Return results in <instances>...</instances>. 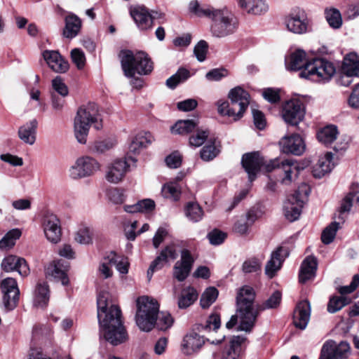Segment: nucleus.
I'll use <instances>...</instances> for the list:
<instances>
[{
    "mask_svg": "<svg viewBox=\"0 0 359 359\" xmlns=\"http://www.w3.org/2000/svg\"><path fill=\"white\" fill-rule=\"evenodd\" d=\"M97 304L101 334L114 346L124 342L127 339V333L121 320V310L111 304L110 294L107 292H100Z\"/></svg>",
    "mask_w": 359,
    "mask_h": 359,
    "instance_id": "1",
    "label": "nucleus"
},
{
    "mask_svg": "<svg viewBox=\"0 0 359 359\" xmlns=\"http://www.w3.org/2000/svg\"><path fill=\"white\" fill-rule=\"evenodd\" d=\"M189 10L197 17L211 18L214 22L211 30L214 36L224 37L235 32L238 22L232 13L226 10H217L208 6H201L198 1H191Z\"/></svg>",
    "mask_w": 359,
    "mask_h": 359,
    "instance_id": "2",
    "label": "nucleus"
},
{
    "mask_svg": "<svg viewBox=\"0 0 359 359\" xmlns=\"http://www.w3.org/2000/svg\"><path fill=\"white\" fill-rule=\"evenodd\" d=\"M220 318L217 313L211 314L205 324H196L194 328L184 335L181 343V351L185 355L197 353L205 344V338L196 331H210L220 327Z\"/></svg>",
    "mask_w": 359,
    "mask_h": 359,
    "instance_id": "3",
    "label": "nucleus"
},
{
    "mask_svg": "<svg viewBox=\"0 0 359 359\" xmlns=\"http://www.w3.org/2000/svg\"><path fill=\"white\" fill-rule=\"evenodd\" d=\"M121 65L126 77H133L136 74L145 75L152 69V62L144 52L134 54L131 50H122L119 55Z\"/></svg>",
    "mask_w": 359,
    "mask_h": 359,
    "instance_id": "4",
    "label": "nucleus"
},
{
    "mask_svg": "<svg viewBox=\"0 0 359 359\" xmlns=\"http://www.w3.org/2000/svg\"><path fill=\"white\" fill-rule=\"evenodd\" d=\"M136 304V324L141 330L149 332L155 326L159 310L158 304L153 298L142 296L137 299Z\"/></svg>",
    "mask_w": 359,
    "mask_h": 359,
    "instance_id": "5",
    "label": "nucleus"
},
{
    "mask_svg": "<svg viewBox=\"0 0 359 359\" xmlns=\"http://www.w3.org/2000/svg\"><path fill=\"white\" fill-rule=\"evenodd\" d=\"M336 72L334 65L323 58L315 57L309 62L300 76L317 81H327Z\"/></svg>",
    "mask_w": 359,
    "mask_h": 359,
    "instance_id": "6",
    "label": "nucleus"
},
{
    "mask_svg": "<svg viewBox=\"0 0 359 359\" xmlns=\"http://www.w3.org/2000/svg\"><path fill=\"white\" fill-rule=\"evenodd\" d=\"M259 315L257 307H248L243 306L237 307L236 314L233 315L230 320L226 323L227 329H231L237 324L238 331L250 332L255 325L257 318Z\"/></svg>",
    "mask_w": 359,
    "mask_h": 359,
    "instance_id": "7",
    "label": "nucleus"
},
{
    "mask_svg": "<svg viewBox=\"0 0 359 359\" xmlns=\"http://www.w3.org/2000/svg\"><path fill=\"white\" fill-rule=\"evenodd\" d=\"M90 126L99 130L102 127L100 114H76L74 121V135L78 142L86 144Z\"/></svg>",
    "mask_w": 359,
    "mask_h": 359,
    "instance_id": "8",
    "label": "nucleus"
},
{
    "mask_svg": "<svg viewBox=\"0 0 359 359\" xmlns=\"http://www.w3.org/2000/svg\"><path fill=\"white\" fill-rule=\"evenodd\" d=\"M100 163L90 156H83L78 158L69 168V177L74 180H79L93 175L100 170Z\"/></svg>",
    "mask_w": 359,
    "mask_h": 359,
    "instance_id": "9",
    "label": "nucleus"
},
{
    "mask_svg": "<svg viewBox=\"0 0 359 359\" xmlns=\"http://www.w3.org/2000/svg\"><path fill=\"white\" fill-rule=\"evenodd\" d=\"M306 194H307L306 186L304 185L288 196L283 205L284 215L287 219L294 222L299 219Z\"/></svg>",
    "mask_w": 359,
    "mask_h": 359,
    "instance_id": "10",
    "label": "nucleus"
},
{
    "mask_svg": "<svg viewBox=\"0 0 359 359\" xmlns=\"http://www.w3.org/2000/svg\"><path fill=\"white\" fill-rule=\"evenodd\" d=\"M129 170L130 164L126 158H116L106 166L104 177L108 182L116 184L124 180Z\"/></svg>",
    "mask_w": 359,
    "mask_h": 359,
    "instance_id": "11",
    "label": "nucleus"
},
{
    "mask_svg": "<svg viewBox=\"0 0 359 359\" xmlns=\"http://www.w3.org/2000/svg\"><path fill=\"white\" fill-rule=\"evenodd\" d=\"M0 287L4 293L3 304L6 310H13L17 306L20 294L16 280L13 278H4Z\"/></svg>",
    "mask_w": 359,
    "mask_h": 359,
    "instance_id": "12",
    "label": "nucleus"
},
{
    "mask_svg": "<svg viewBox=\"0 0 359 359\" xmlns=\"http://www.w3.org/2000/svg\"><path fill=\"white\" fill-rule=\"evenodd\" d=\"M228 97L232 103L238 104L240 109L238 112H245L249 107L251 112H261L257 104L251 101L250 94L240 86L232 88L228 94Z\"/></svg>",
    "mask_w": 359,
    "mask_h": 359,
    "instance_id": "13",
    "label": "nucleus"
},
{
    "mask_svg": "<svg viewBox=\"0 0 359 359\" xmlns=\"http://www.w3.org/2000/svg\"><path fill=\"white\" fill-rule=\"evenodd\" d=\"M43 229L46 238L53 243H57L62 236L60 221L53 213H46L43 219Z\"/></svg>",
    "mask_w": 359,
    "mask_h": 359,
    "instance_id": "14",
    "label": "nucleus"
},
{
    "mask_svg": "<svg viewBox=\"0 0 359 359\" xmlns=\"http://www.w3.org/2000/svg\"><path fill=\"white\" fill-rule=\"evenodd\" d=\"M177 247L172 243L167 245L161 252L160 255L151 263L148 271L147 277L150 280L155 271L159 270L170 260H174L177 257Z\"/></svg>",
    "mask_w": 359,
    "mask_h": 359,
    "instance_id": "15",
    "label": "nucleus"
},
{
    "mask_svg": "<svg viewBox=\"0 0 359 359\" xmlns=\"http://www.w3.org/2000/svg\"><path fill=\"white\" fill-rule=\"evenodd\" d=\"M281 151L285 154L302 155L306 149L302 137L297 134L283 137L279 142Z\"/></svg>",
    "mask_w": 359,
    "mask_h": 359,
    "instance_id": "16",
    "label": "nucleus"
},
{
    "mask_svg": "<svg viewBox=\"0 0 359 359\" xmlns=\"http://www.w3.org/2000/svg\"><path fill=\"white\" fill-rule=\"evenodd\" d=\"M69 268V264L67 262L63 259L55 260L46 268V275L47 277L60 280L63 285H67L69 282L67 275Z\"/></svg>",
    "mask_w": 359,
    "mask_h": 359,
    "instance_id": "17",
    "label": "nucleus"
},
{
    "mask_svg": "<svg viewBox=\"0 0 359 359\" xmlns=\"http://www.w3.org/2000/svg\"><path fill=\"white\" fill-rule=\"evenodd\" d=\"M241 162L243 167L248 174L250 181H252L264 165V158L258 152H252L244 154Z\"/></svg>",
    "mask_w": 359,
    "mask_h": 359,
    "instance_id": "18",
    "label": "nucleus"
},
{
    "mask_svg": "<svg viewBox=\"0 0 359 359\" xmlns=\"http://www.w3.org/2000/svg\"><path fill=\"white\" fill-rule=\"evenodd\" d=\"M299 168L297 163L291 159L281 161L280 165V182L284 185L291 184L298 177Z\"/></svg>",
    "mask_w": 359,
    "mask_h": 359,
    "instance_id": "19",
    "label": "nucleus"
},
{
    "mask_svg": "<svg viewBox=\"0 0 359 359\" xmlns=\"http://www.w3.org/2000/svg\"><path fill=\"white\" fill-rule=\"evenodd\" d=\"M1 269L6 272L17 271L22 276L29 274V268L24 258L15 255H8L1 262Z\"/></svg>",
    "mask_w": 359,
    "mask_h": 359,
    "instance_id": "20",
    "label": "nucleus"
},
{
    "mask_svg": "<svg viewBox=\"0 0 359 359\" xmlns=\"http://www.w3.org/2000/svg\"><path fill=\"white\" fill-rule=\"evenodd\" d=\"M194 259L187 250H183L181 253V259L177 261L173 268V276L179 281H183L188 276Z\"/></svg>",
    "mask_w": 359,
    "mask_h": 359,
    "instance_id": "21",
    "label": "nucleus"
},
{
    "mask_svg": "<svg viewBox=\"0 0 359 359\" xmlns=\"http://www.w3.org/2000/svg\"><path fill=\"white\" fill-rule=\"evenodd\" d=\"M48 66L56 73H65L69 69L68 62L66 61L57 50H44L42 53Z\"/></svg>",
    "mask_w": 359,
    "mask_h": 359,
    "instance_id": "22",
    "label": "nucleus"
},
{
    "mask_svg": "<svg viewBox=\"0 0 359 359\" xmlns=\"http://www.w3.org/2000/svg\"><path fill=\"white\" fill-rule=\"evenodd\" d=\"M287 255V250L281 247L272 252L271 258L267 262L265 266V273L269 278H272L276 276L277 271L280 269L282 264Z\"/></svg>",
    "mask_w": 359,
    "mask_h": 359,
    "instance_id": "23",
    "label": "nucleus"
},
{
    "mask_svg": "<svg viewBox=\"0 0 359 359\" xmlns=\"http://www.w3.org/2000/svg\"><path fill=\"white\" fill-rule=\"evenodd\" d=\"M130 15L140 29L147 30L151 28L154 17L146 7H134L130 11Z\"/></svg>",
    "mask_w": 359,
    "mask_h": 359,
    "instance_id": "24",
    "label": "nucleus"
},
{
    "mask_svg": "<svg viewBox=\"0 0 359 359\" xmlns=\"http://www.w3.org/2000/svg\"><path fill=\"white\" fill-rule=\"evenodd\" d=\"M304 11H299L290 13L285 20L287 28L291 32L303 34L306 32L307 23Z\"/></svg>",
    "mask_w": 359,
    "mask_h": 359,
    "instance_id": "25",
    "label": "nucleus"
},
{
    "mask_svg": "<svg viewBox=\"0 0 359 359\" xmlns=\"http://www.w3.org/2000/svg\"><path fill=\"white\" fill-rule=\"evenodd\" d=\"M335 164L332 152H326L319 156L317 163L313 166L312 173L316 178H321L331 172Z\"/></svg>",
    "mask_w": 359,
    "mask_h": 359,
    "instance_id": "26",
    "label": "nucleus"
},
{
    "mask_svg": "<svg viewBox=\"0 0 359 359\" xmlns=\"http://www.w3.org/2000/svg\"><path fill=\"white\" fill-rule=\"evenodd\" d=\"M311 315V306L307 300L299 302L294 312V325L304 330L306 328Z\"/></svg>",
    "mask_w": 359,
    "mask_h": 359,
    "instance_id": "27",
    "label": "nucleus"
},
{
    "mask_svg": "<svg viewBox=\"0 0 359 359\" xmlns=\"http://www.w3.org/2000/svg\"><path fill=\"white\" fill-rule=\"evenodd\" d=\"M38 122L36 119H32L29 122L21 126L18 132L20 140L25 144L33 145L36 140V129Z\"/></svg>",
    "mask_w": 359,
    "mask_h": 359,
    "instance_id": "28",
    "label": "nucleus"
},
{
    "mask_svg": "<svg viewBox=\"0 0 359 359\" xmlns=\"http://www.w3.org/2000/svg\"><path fill=\"white\" fill-rule=\"evenodd\" d=\"M199 123L198 118L194 116L191 118L179 120L170 127L172 134L187 135L195 130Z\"/></svg>",
    "mask_w": 359,
    "mask_h": 359,
    "instance_id": "29",
    "label": "nucleus"
},
{
    "mask_svg": "<svg viewBox=\"0 0 359 359\" xmlns=\"http://www.w3.org/2000/svg\"><path fill=\"white\" fill-rule=\"evenodd\" d=\"M154 140V138L150 133L140 132L132 139L129 151L133 154H138L142 149L151 144Z\"/></svg>",
    "mask_w": 359,
    "mask_h": 359,
    "instance_id": "30",
    "label": "nucleus"
},
{
    "mask_svg": "<svg viewBox=\"0 0 359 359\" xmlns=\"http://www.w3.org/2000/svg\"><path fill=\"white\" fill-rule=\"evenodd\" d=\"M327 345V353L333 359H341L346 357L350 352V345L346 341H341L337 344L335 341L329 340L323 346Z\"/></svg>",
    "mask_w": 359,
    "mask_h": 359,
    "instance_id": "31",
    "label": "nucleus"
},
{
    "mask_svg": "<svg viewBox=\"0 0 359 359\" xmlns=\"http://www.w3.org/2000/svg\"><path fill=\"white\" fill-rule=\"evenodd\" d=\"M317 259L312 256L307 257L302 262L299 272V281L305 283L316 276Z\"/></svg>",
    "mask_w": 359,
    "mask_h": 359,
    "instance_id": "32",
    "label": "nucleus"
},
{
    "mask_svg": "<svg viewBox=\"0 0 359 359\" xmlns=\"http://www.w3.org/2000/svg\"><path fill=\"white\" fill-rule=\"evenodd\" d=\"M306 53L302 50H297L292 53L286 62V67L291 71L304 69L310 60L306 58Z\"/></svg>",
    "mask_w": 359,
    "mask_h": 359,
    "instance_id": "33",
    "label": "nucleus"
},
{
    "mask_svg": "<svg viewBox=\"0 0 359 359\" xmlns=\"http://www.w3.org/2000/svg\"><path fill=\"white\" fill-rule=\"evenodd\" d=\"M94 230L87 224H81L74 233L75 242L83 245H92L93 243Z\"/></svg>",
    "mask_w": 359,
    "mask_h": 359,
    "instance_id": "34",
    "label": "nucleus"
},
{
    "mask_svg": "<svg viewBox=\"0 0 359 359\" xmlns=\"http://www.w3.org/2000/svg\"><path fill=\"white\" fill-rule=\"evenodd\" d=\"M238 4L248 13L255 15H260L268 11V6L263 0H239Z\"/></svg>",
    "mask_w": 359,
    "mask_h": 359,
    "instance_id": "35",
    "label": "nucleus"
},
{
    "mask_svg": "<svg viewBox=\"0 0 359 359\" xmlns=\"http://www.w3.org/2000/svg\"><path fill=\"white\" fill-rule=\"evenodd\" d=\"M50 298L48 285L46 283H39L34 294V305L36 307L44 308L48 305Z\"/></svg>",
    "mask_w": 359,
    "mask_h": 359,
    "instance_id": "36",
    "label": "nucleus"
},
{
    "mask_svg": "<svg viewBox=\"0 0 359 359\" xmlns=\"http://www.w3.org/2000/svg\"><path fill=\"white\" fill-rule=\"evenodd\" d=\"M338 135L337 127L330 124L318 130L317 139L323 144L328 146L337 140Z\"/></svg>",
    "mask_w": 359,
    "mask_h": 359,
    "instance_id": "37",
    "label": "nucleus"
},
{
    "mask_svg": "<svg viewBox=\"0 0 359 359\" xmlns=\"http://www.w3.org/2000/svg\"><path fill=\"white\" fill-rule=\"evenodd\" d=\"M255 292L251 287L243 286L237 294L236 303L237 307H241L243 304L248 307H257L254 304Z\"/></svg>",
    "mask_w": 359,
    "mask_h": 359,
    "instance_id": "38",
    "label": "nucleus"
},
{
    "mask_svg": "<svg viewBox=\"0 0 359 359\" xmlns=\"http://www.w3.org/2000/svg\"><path fill=\"white\" fill-rule=\"evenodd\" d=\"M81 25V20L77 16L74 15L67 16L65 19V27L63 31V35L69 39L75 37L80 30Z\"/></svg>",
    "mask_w": 359,
    "mask_h": 359,
    "instance_id": "39",
    "label": "nucleus"
},
{
    "mask_svg": "<svg viewBox=\"0 0 359 359\" xmlns=\"http://www.w3.org/2000/svg\"><path fill=\"white\" fill-rule=\"evenodd\" d=\"M113 255L107 254L100 262L97 268V276L103 279H107L113 276Z\"/></svg>",
    "mask_w": 359,
    "mask_h": 359,
    "instance_id": "40",
    "label": "nucleus"
},
{
    "mask_svg": "<svg viewBox=\"0 0 359 359\" xmlns=\"http://www.w3.org/2000/svg\"><path fill=\"white\" fill-rule=\"evenodd\" d=\"M306 110V101L303 97L291 98L283 105V112H305Z\"/></svg>",
    "mask_w": 359,
    "mask_h": 359,
    "instance_id": "41",
    "label": "nucleus"
},
{
    "mask_svg": "<svg viewBox=\"0 0 359 359\" xmlns=\"http://www.w3.org/2000/svg\"><path fill=\"white\" fill-rule=\"evenodd\" d=\"M116 144V140L111 138L97 140L92 143L90 150L93 154H102L114 148Z\"/></svg>",
    "mask_w": 359,
    "mask_h": 359,
    "instance_id": "42",
    "label": "nucleus"
},
{
    "mask_svg": "<svg viewBox=\"0 0 359 359\" xmlns=\"http://www.w3.org/2000/svg\"><path fill=\"white\" fill-rule=\"evenodd\" d=\"M353 203L359 205V192H350L341 201L339 208V219L343 222L344 220L342 215L346 212H349Z\"/></svg>",
    "mask_w": 359,
    "mask_h": 359,
    "instance_id": "43",
    "label": "nucleus"
},
{
    "mask_svg": "<svg viewBox=\"0 0 359 359\" xmlns=\"http://www.w3.org/2000/svg\"><path fill=\"white\" fill-rule=\"evenodd\" d=\"M198 297L196 290L191 287L184 289L178 300V306L180 309H186L191 306Z\"/></svg>",
    "mask_w": 359,
    "mask_h": 359,
    "instance_id": "44",
    "label": "nucleus"
},
{
    "mask_svg": "<svg viewBox=\"0 0 359 359\" xmlns=\"http://www.w3.org/2000/svg\"><path fill=\"white\" fill-rule=\"evenodd\" d=\"M343 68L349 74L359 76V60L357 55L353 53L346 55L344 60Z\"/></svg>",
    "mask_w": 359,
    "mask_h": 359,
    "instance_id": "45",
    "label": "nucleus"
},
{
    "mask_svg": "<svg viewBox=\"0 0 359 359\" xmlns=\"http://www.w3.org/2000/svg\"><path fill=\"white\" fill-rule=\"evenodd\" d=\"M325 16L329 25L333 29H339L342 25V18L340 11L335 8H326Z\"/></svg>",
    "mask_w": 359,
    "mask_h": 359,
    "instance_id": "46",
    "label": "nucleus"
},
{
    "mask_svg": "<svg viewBox=\"0 0 359 359\" xmlns=\"http://www.w3.org/2000/svg\"><path fill=\"white\" fill-rule=\"evenodd\" d=\"M190 77V72L185 68H180L177 72L168 78L166 85L168 88L174 89L179 83L184 82Z\"/></svg>",
    "mask_w": 359,
    "mask_h": 359,
    "instance_id": "47",
    "label": "nucleus"
},
{
    "mask_svg": "<svg viewBox=\"0 0 359 359\" xmlns=\"http://www.w3.org/2000/svg\"><path fill=\"white\" fill-rule=\"evenodd\" d=\"M21 236V231L18 229H13L9 231L0 240V249L7 250L14 246L15 241Z\"/></svg>",
    "mask_w": 359,
    "mask_h": 359,
    "instance_id": "48",
    "label": "nucleus"
},
{
    "mask_svg": "<svg viewBox=\"0 0 359 359\" xmlns=\"http://www.w3.org/2000/svg\"><path fill=\"white\" fill-rule=\"evenodd\" d=\"M218 290L214 287L207 288L201 295L200 304L203 309H207L212 305L218 297Z\"/></svg>",
    "mask_w": 359,
    "mask_h": 359,
    "instance_id": "49",
    "label": "nucleus"
},
{
    "mask_svg": "<svg viewBox=\"0 0 359 359\" xmlns=\"http://www.w3.org/2000/svg\"><path fill=\"white\" fill-rule=\"evenodd\" d=\"M185 214L189 220L196 222L202 219L203 211L198 203L190 202L186 206Z\"/></svg>",
    "mask_w": 359,
    "mask_h": 359,
    "instance_id": "50",
    "label": "nucleus"
},
{
    "mask_svg": "<svg viewBox=\"0 0 359 359\" xmlns=\"http://www.w3.org/2000/svg\"><path fill=\"white\" fill-rule=\"evenodd\" d=\"M219 152V149L215 144V141L211 140L202 148L201 151V157L205 161H209L215 158Z\"/></svg>",
    "mask_w": 359,
    "mask_h": 359,
    "instance_id": "51",
    "label": "nucleus"
},
{
    "mask_svg": "<svg viewBox=\"0 0 359 359\" xmlns=\"http://www.w3.org/2000/svg\"><path fill=\"white\" fill-rule=\"evenodd\" d=\"M174 320L171 315L165 311L158 313L155 325L156 327L162 331H165L172 327Z\"/></svg>",
    "mask_w": 359,
    "mask_h": 359,
    "instance_id": "52",
    "label": "nucleus"
},
{
    "mask_svg": "<svg viewBox=\"0 0 359 359\" xmlns=\"http://www.w3.org/2000/svg\"><path fill=\"white\" fill-rule=\"evenodd\" d=\"M107 199L114 205H121L126 199L125 191L123 189L117 187L108 189L107 191Z\"/></svg>",
    "mask_w": 359,
    "mask_h": 359,
    "instance_id": "53",
    "label": "nucleus"
},
{
    "mask_svg": "<svg viewBox=\"0 0 359 359\" xmlns=\"http://www.w3.org/2000/svg\"><path fill=\"white\" fill-rule=\"evenodd\" d=\"M161 192L165 198H170L174 201L178 200L181 194L180 187L175 182L165 184L163 187Z\"/></svg>",
    "mask_w": 359,
    "mask_h": 359,
    "instance_id": "54",
    "label": "nucleus"
},
{
    "mask_svg": "<svg viewBox=\"0 0 359 359\" xmlns=\"http://www.w3.org/2000/svg\"><path fill=\"white\" fill-rule=\"evenodd\" d=\"M350 302L351 299L346 297H333L328 303L327 311L332 313H336L348 304Z\"/></svg>",
    "mask_w": 359,
    "mask_h": 359,
    "instance_id": "55",
    "label": "nucleus"
},
{
    "mask_svg": "<svg viewBox=\"0 0 359 359\" xmlns=\"http://www.w3.org/2000/svg\"><path fill=\"white\" fill-rule=\"evenodd\" d=\"M339 229V223L334 222L331 223L322 233L321 239L323 243H331L335 236L337 230Z\"/></svg>",
    "mask_w": 359,
    "mask_h": 359,
    "instance_id": "56",
    "label": "nucleus"
},
{
    "mask_svg": "<svg viewBox=\"0 0 359 359\" xmlns=\"http://www.w3.org/2000/svg\"><path fill=\"white\" fill-rule=\"evenodd\" d=\"M109 255H113V266H116V270L122 274H126L128 272L129 262L126 257L120 256L116 252L111 251Z\"/></svg>",
    "mask_w": 359,
    "mask_h": 359,
    "instance_id": "57",
    "label": "nucleus"
},
{
    "mask_svg": "<svg viewBox=\"0 0 359 359\" xmlns=\"http://www.w3.org/2000/svg\"><path fill=\"white\" fill-rule=\"evenodd\" d=\"M196 133L190 136L189 144L191 146L198 147L201 146L207 140L209 135L208 130L196 129Z\"/></svg>",
    "mask_w": 359,
    "mask_h": 359,
    "instance_id": "58",
    "label": "nucleus"
},
{
    "mask_svg": "<svg viewBox=\"0 0 359 359\" xmlns=\"http://www.w3.org/2000/svg\"><path fill=\"white\" fill-rule=\"evenodd\" d=\"M263 97L271 103H276L280 99V90L278 88H266L262 92Z\"/></svg>",
    "mask_w": 359,
    "mask_h": 359,
    "instance_id": "59",
    "label": "nucleus"
},
{
    "mask_svg": "<svg viewBox=\"0 0 359 359\" xmlns=\"http://www.w3.org/2000/svg\"><path fill=\"white\" fill-rule=\"evenodd\" d=\"M281 117L288 126L297 127L303 121L304 114H281Z\"/></svg>",
    "mask_w": 359,
    "mask_h": 359,
    "instance_id": "60",
    "label": "nucleus"
},
{
    "mask_svg": "<svg viewBox=\"0 0 359 359\" xmlns=\"http://www.w3.org/2000/svg\"><path fill=\"white\" fill-rule=\"evenodd\" d=\"M261 269V264L257 259L245 261L242 265V271L245 273H255Z\"/></svg>",
    "mask_w": 359,
    "mask_h": 359,
    "instance_id": "61",
    "label": "nucleus"
},
{
    "mask_svg": "<svg viewBox=\"0 0 359 359\" xmlns=\"http://www.w3.org/2000/svg\"><path fill=\"white\" fill-rule=\"evenodd\" d=\"M243 114H217L215 119L223 124H231L235 121H239L243 117Z\"/></svg>",
    "mask_w": 359,
    "mask_h": 359,
    "instance_id": "62",
    "label": "nucleus"
},
{
    "mask_svg": "<svg viewBox=\"0 0 359 359\" xmlns=\"http://www.w3.org/2000/svg\"><path fill=\"white\" fill-rule=\"evenodd\" d=\"M71 57L73 62L77 68L83 69L86 63V57L82 50L79 48H74L71 51Z\"/></svg>",
    "mask_w": 359,
    "mask_h": 359,
    "instance_id": "63",
    "label": "nucleus"
},
{
    "mask_svg": "<svg viewBox=\"0 0 359 359\" xmlns=\"http://www.w3.org/2000/svg\"><path fill=\"white\" fill-rule=\"evenodd\" d=\"M52 86L53 88L62 97H65L68 95V88L60 76H56L53 79Z\"/></svg>",
    "mask_w": 359,
    "mask_h": 359,
    "instance_id": "64",
    "label": "nucleus"
}]
</instances>
